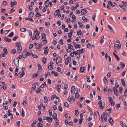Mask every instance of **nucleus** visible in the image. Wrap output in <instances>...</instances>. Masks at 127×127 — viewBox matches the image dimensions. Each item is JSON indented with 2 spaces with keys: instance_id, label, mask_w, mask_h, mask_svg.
<instances>
[{
  "instance_id": "obj_19",
  "label": "nucleus",
  "mask_w": 127,
  "mask_h": 127,
  "mask_svg": "<svg viewBox=\"0 0 127 127\" xmlns=\"http://www.w3.org/2000/svg\"><path fill=\"white\" fill-rule=\"evenodd\" d=\"M59 12L60 10L59 9L55 11L54 14L55 16H57L58 15V13H59Z\"/></svg>"
},
{
  "instance_id": "obj_61",
  "label": "nucleus",
  "mask_w": 127,
  "mask_h": 127,
  "mask_svg": "<svg viewBox=\"0 0 127 127\" xmlns=\"http://www.w3.org/2000/svg\"><path fill=\"white\" fill-rule=\"evenodd\" d=\"M32 56L34 58H37L38 56L37 55L35 54H32Z\"/></svg>"
},
{
  "instance_id": "obj_32",
  "label": "nucleus",
  "mask_w": 127,
  "mask_h": 127,
  "mask_svg": "<svg viewBox=\"0 0 127 127\" xmlns=\"http://www.w3.org/2000/svg\"><path fill=\"white\" fill-rule=\"evenodd\" d=\"M42 45L41 44H40L38 45H37L36 47V48L37 49H39L41 47Z\"/></svg>"
},
{
  "instance_id": "obj_12",
  "label": "nucleus",
  "mask_w": 127,
  "mask_h": 127,
  "mask_svg": "<svg viewBox=\"0 0 127 127\" xmlns=\"http://www.w3.org/2000/svg\"><path fill=\"white\" fill-rule=\"evenodd\" d=\"M113 90L114 92V94L116 95L117 96H118V94L117 93V92H118V90L116 89V88L114 87L113 88Z\"/></svg>"
},
{
  "instance_id": "obj_25",
  "label": "nucleus",
  "mask_w": 127,
  "mask_h": 127,
  "mask_svg": "<svg viewBox=\"0 0 127 127\" xmlns=\"http://www.w3.org/2000/svg\"><path fill=\"white\" fill-rule=\"evenodd\" d=\"M34 15V13L33 12H30L29 15V16L31 18Z\"/></svg>"
},
{
  "instance_id": "obj_15",
  "label": "nucleus",
  "mask_w": 127,
  "mask_h": 127,
  "mask_svg": "<svg viewBox=\"0 0 127 127\" xmlns=\"http://www.w3.org/2000/svg\"><path fill=\"white\" fill-rule=\"evenodd\" d=\"M59 120L57 119H56L55 123L54 124V125L55 126H57L59 124Z\"/></svg>"
},
{
  "instance_id": "obj_56",
  "label": "nucleus",
  "mask_w": 127,
  "mask_h": 127,
  "mask_svg": "<svg viewBox=\"0 0 127 127\" xmlns=\"http://www.w3.org/2000/svg\"><path fill=\"white\" fill-rule=\"evenodd\" d=\"M83 120V118H82L80 119L79 120V123L80 125L82 123V121Z\"/></svg>"
},
{
  "instance_id": "obj_22",
  "label": "nucleus",
  "mask_w": 127,
  "mask_h": 127,
  "mask_svg": "<svg viewBox=\"0 0 127 127\" xmlns=\"http://www.w3.org/2000/svg\"><path fill=\"white\" fill-rule=\"evenodd\" d=\"M50 2L48 0H46L44 4L46 6L48 7L49 5V3Z\"/></svg>"
},
{
  "instance_id": "obj_54",
  "label": "nucleus",
  "mask_w": 127,
  "mask_h": 127,
  "mask_svg": "<svg viewBox=\"0 0 127 127\" xmlns=\"http://www.w3.org/2000/svg\"><path fill=\"white\" fill-rule=\"evenodd\" d=\"M52 119L50 117H49V119H48V121L49 123H51L52 121Z\"/></svg>"
},
{
  "instance_id": "obj_9",
  "label": "nucleus",
  "mask_w": 127,
  "mask_h": 127,
  "mask_svg": "<svg viewBox=\"0 0 127 127\" xmlns=\"http://www.w3.org/2000/svg\"><path fill=\"white\" fill-rule=\"evenodd\" d=\"M17 4V2L16 0H14V1H11L10 2L11 6L12 7Z\"/></svg>"
},
{
  "instance_id": "obj_55",
  "label": "nucleus",
  "mask_w": 127,
  "mask_h": 127,
  "mask_svg": "<svg viewBox=\"0 0 127 127\" xmlns=\"http://www.w3.org/2000/svg\"><path fill=\"white\" fill-rule=\"evenodd\" d=\"M22 115L23 117H24L25 116L24 112V111L23 109H22Z\"/></svg>"
},
{
  "instance_id": "obj_26",
  "label": "nucleus",
  "mask_w": 127,
  "mask_h": 127,
  "mask_svg": "<svg viewBox=\"0 0 127 127\" xmlns=\"http://www.w3.org/2000/svg\"><path fill=\"white\" fill-rule=\"evenodd\" d=\"M75 48H80L81 47V46L80 45H78V44H76L74 45Z\"/></svg>"
},
{
  "instance_id": "obj_5",
  "label": "nucleus",
  "mask_w": 127,
  "mask_h": 127,
  "mask_svg": "<svg viewBox=\"0 0 127 127\" xmlns=\"http://www.w3.org/2000/svg\"><path fill=\"white\" fill-rule=\"evenodd\" d=\"M98 104L99 105V107L101 109H103L104 108V106L102 105V100H101L99 101L98 102Z\"/></svg>"
},
{
  "instance_id": "obj_46",
  "label": "nucleus",
  "mask_w": 127,
  "mask_h": 127,
  "mask_svg": "<svg viewBox=\"0 0 127 127\" xmlns=\"http://www.w3.org/2000/svg\"><path fill=\"white\" fill-rule=\"evenodd\" d=\"M79 31L77 33V34L78 35H81L82 33V32L81 30H79Z\"/></svg>"
},
{
  "instance_id": "obj_31",
  "label": "nucleus",
  "mask_w": 127,
  "mask_h": 127,
  "mask_svg": "<svg viewBox=\"0 0 127 127\" xmlns=\"http://www.w3.org/2000/svg\"><path fill=\"white\" fill-rule=\"evenodd\" d=\"M26 30V29L25 28H22L20 29V31L23 32H25Z\"/></svg>"
},
{
  "instance_id": "obj_13",
  "label": "nucleus",
  "mask_w": 127,
  "mask_h": 127,
  "mask_svg": "<svg viewBox=\"0 0 127 127\" xmlns=\"http://www.w3.org/2000/svg\"><path fill=\"white\" fill-rule=\"evenodd\" d=\"M109 122L110 124L112 126L113 124V120L111 117H110L109 119Z\"/></svg>"
},
{
  "instance_id": "obj_41",
  "label": "nucleus",
  "mask_w": 127,
  "mask_h": 127,
  "mask_svg": "<svg viewBox=\"0 0 127 127\" xmlns=\"http://www.w3.org/2000/svg\"><path fill=\"white\" fill-rule=\"evenodd\" d=\"M108 98L109 99V102L113 101V98L109 96L108 97Z\"/></svg>"
},
{
  "instance_id": "obj_43",
  "label": "nucleus",
  "mask_w": 127,
  "mask_h": 127,
  "mask_svg": "<svg viewBox=\"0 0 127 127\" xmlns=\"http://www.w3.org/2000/svg\"><path fill=\"white\" fill-rule=\"evenodd\" d=\"M68 46L69 48L72 49L73 48V46L70 44H68Z\"/></svg>"
},
{
  "instance_id": "obj_14",
  "label": "nucleus",
  "mask_w": 127,
  "mask_h": 127,
  "mask_svg": "<svg viewBox=\"0 0 127 127\" xmlns=\"http://www.w3.org/2000/svg\"><path fill=\"white\" fill-rule=\"evenodd\" d=\"M48 47H46L44 49V54H47L49 50L48 49Z\"/></svg>"
},
{
  "instance_id": "obj_35",
  "label": "nucleus",
  "mask_w": 127,
  "mask_h": 127,
  "mask_svg": "<svg viewBox=\"0 0 127 127\" xmlns=\"http://www.w3.org/2000/svg\"><path fill=\"white\" fill-rule=\"evenodd\" d=\"M80 96V95L79 94L77 93H76L75 94V97L76 98H77L78 97Z\"/></svg>"
},
{
  "instance_id": "obj_30",
  "label": "nucleus",
  "mask_w": 127,
  "mask_h": 127,
  "mask_svg": "<svg viewBox=\"0 0 127 127\" xmlns=\"http://www.w3.org/2000/svg\"><path fill=\"white\" fill-rule=\"evenodd\" d=\"M121 82L122 84V85L124 86H125L126 84L125 82L124 79H122L121 80Z\"/></svg>"
},
{
  "instance_id": "obj_11",
  "label": "nucleus",
  "mask_w": 127,
  "mask_h": 127,
  "mask_svg": "<svg viewBox=\"0 0 127 127\" xmlns=\"http://www.w3.org/2000/svg\"><path fill=\"white\" fill-rule=\"evenodd\" d=\"M87 12V11L86 9H84L82 10L81 11V14L82 15H84L86 14Z\"/></svg>"
},
{
  "instance_id": "obj_10",
  "label": "nucleus",
  "mask_w": 127,
  "mask_h": 127,
  "mask_svg": "<svg viewBox=\"0 0 127 127\" xmlns=\"http://www.w3.org/2000/svg\"><path fill=\"white\" fill-rule=\"evenodd\" d=\"M62 60V59L59 57L57 58L56 60V63L57 64L60 63Z\"/></svg>"
},
{
  "instance_id": "obj_2",
  "label": "nucleus",
  "mask_w": 127,
  "mask_h": 127,
  "mask_svg": "<svg viewBox=\"0 0 127 127\" xmlns=\"http://www.w3.org/2000/svg\"><path fill=\"white\" fill-rule=\"evenodd\" d=\"M121 44L120 43H119V44L116 43L114 45V48L116 49H120L121 48Z\"/></svg>"
},
{
  "instance_id": "obj_38",
  "label": "nucleus",
  "mask_w": 127,
  "mask_h": 127,
  "mask_svg": "<svg viewBox=\"0 0 127 127\" xmlns=\"http://www.w3.org/2000/svg\"><path fill=\"white\" fill-rule=\"evenodd\" d=\"M64 89H65V90L66 89H67V88H68V87L67 84H65L64 85Z\"/></svg>"
},
{
  "instance_id": "obj_20",
  "label": "nucleus",
  "mask_w": 127,
  "mask_h": 127,
  "mask_svg": "<svg viewBox=\"0 0 127 127\" xmlns=\"http://www.w3.org/2000/svg\"><path fill=\"white\" fill-rule=\"evenodd\" d=\"M104 82L105 84H107L108 82V81L106 77H105L103 79Z\"/></svg>"
},
{
  "instance_id": "obj_8",
  "label": "nucleus",
  "mask_w": 127,
  "mask_h": 127,
  "mask_svg": "<svg viewBox=\"0 0 127 127\" xmlns=\"http://www.w3.org/2000/svg\"><path fill=\"white\" fill-rule=\"evenodd\" d=\"M27 52L26 49H24L22 54V56L24 59H25L27 57Z\"/></svg>"
},
{
  "instance_id": "obj_24",
  "label": "nucleus",
  "mask_w": 127,
  "mask_h": 127,
  "mask_svg": "<svg viewBox=\"0 0 127 127\" xmlns=\"http://www.w3.org/2000/svg\"><path fill=\"white\" fill-rule=\"evenodd\" d=\"M103 116L104 120L106 121L107 120V116L105 113L104 112L103 113Z\"/></svg>"
},
{
  "instance_id": "obj_7",
  "label": "nucleus",
  "mask_w": 127,
  "mask_h": 127,
  "mask_svg": "<svg viewBox=\"0 0 127 127\" xmlns=\"http://www.w3.org/2000/svg\"><path fill=\"white\" fill-rule=\"evenodd\" d=\"M75 91V87L74 86H72L71 89V94H74Z\"/></svg>"
},
{
  "instance_id": "obj_29",
  "label": "nucleus",
  "mask_w": 127,
  "mask_h": 127,
  "mask_svg": "<svg viewBox=\"0 0 127 127\" xmlns=\"http://www.w3.org/2000/svg\"><path fill=\"white\" fill-rule=\"evenodd\" d=\"M35 38L37 39H39L40 37L39 34L38 33H36L35 34Z\"/></svg>"
},
{
  "instance_id": "obj_17",
  "label": "nucleus",
  "mask_w": 127,
  "mask_h": 127,
  "mask_svg": "<svg viewBox=\"0 0 127 127\" xmlns=\"http://www.w3.org/2000/svg\"><path fill=\"white\" fill-rule=\"evenodd\" d=\"M120 64L122 65L121 68L122 69H123L125 66V64L124 63L121 62H120Z\"/></svg>"
},
{
  "instance_id": "obj_60",
  "label": "nucleus",
  "mask_w": 127,
  "mask_h": 127,
  "mask_svg": "<svg viewBox=\"0 0 127 127\" xmlns=\"http://www.w3.org/2000/svg\"><path fill=\"white\" fill-rule=\"evenodd\" d=\"M3 4L5 5V6H7V3L6 1H3Z\"/></svg>"
},
{
  "instance_id": "obj_34",
  "label": "nucleus",
  "mask_w": 127,
  "mask_h": 127,
  "mask_svg": "<svg viewBox=\"0 0 127 127\" xmlns=\"http://www.w3.org/2000/svg\"><path fill=\"white\" fill-rule=\"evenodd\" d=\"M3 51L5 54H7L8 52L7 50V49L6 48L4 47V48L3 49Z\"/></svg>"
},
{
  "instance_id": "obj_51",
  "label": "nucleus",
  "mask_w": 127,
  "mask_h": 127,
  "mask_svg": "<svg viewBox=\"0 0 127 127\" xmlns=\"http://www.w3.org/2000/svg\"><path fill=\"white\" fill-rule=\"evenodd\" d=\"M40 91L41 89L39 88H38L36 90V93H38L40 92Z\"/></svg>"
},
{
  "instance_id": "obj_23",
  "label": "nucleus",
  "mask_w": 127,
  "mask_h": 127,
  "mask_svg": "<svg viewBox=\"0 0 127 127\" xmlns=\"http://www.w3.org/2000/svg\"><path fill=\"white\" fill-rule=\"evenodd\" d=\"M113 54L115 56L116 58L117 59L118 61H119L120 60L118 56L115 53L113 52Z\"/></svg>"
},
{
  "instance_id": "obj_48",
  "label": "nucleus",
  "mask_w": 127,
  "mask_h": 127,
  "mask_svg": "<svg viewBox=\"0 0 127 127\" xmlns=\"http://www.w3.org/2000/svg\"><path fill=\"white\" fill-rule=\"evenodd\" d=\"M16 52V50L15 49H12L11 50V53L13 54H15Z\"/></svg>"
},
{
  "instance_id": "obj_64",
  "label": "nucleus",
  "mask_w": 127,
  "mask_h": 127,
  "mask_svg": "<svg viewBox=\"0 0 127 127\" xmlns=\"http://www.w3.org/2000/svg\"><path fill=\"white\" fill-rule=\"evenodd\" d=\"M58 110L61 112L62 111V108L61 106H59L58 107Z\"/></svg>"
},
{
  "instance_id": "obj_33",
  "label": "nucleus",
  "mask_w": 127,
  "mask_h": 127,
  "mask_svg": "<svg viewBox=\"0 0 127 127\" xmlns=\"http://www.w3.org/2000/svg\"><path fill=\"white\" fill-rule=\"evenodd\" d=\"M32 53V52L31 50L29 52H27V55L28 56H30L31 54Z\"/></svg>"
},
{
  "instance_id": "obj_18",
  "label": "nucleus",
  "mask_w": 127,
  "mask_h": 127,
  "mask_svg": "<svg viewBox=\"0 0 127 127\" xmlns=\"http://www.w3.org/2000/svg\"><path fill=\"white\" fill-rule=\"evenodd\" d=\"M22 47L21 46H18L17 48V50L18 52L19 53L21 52L22 50Z\"/></svg>"
},
{
  "instance_id": "obj_4",
  "label": "nucleus",
  "mask_w": 127,
  "mask_h": 127,
  "mask_svg": "<svg viewBox=\"0 0 127 127\" xmlns=\"http://www.w3.org/2000/svg\"><path fill=\"white\" fill-rule=\"evenodd\" d=\"M119 6L124 11H126V6L122 4H119Z\"/></svg>"
},
{
  "instance_id": "obj_63",
  "label": "nucleus",
  "mask_w": 127,
  "mask_h": 127,
  "mask_svg": "<svg viewBox=\"0 0 127 127\" xmlns=\"http://www.w3.org/2000/svg\"><path fill=\"white\" fill-rule=\"evenodd\" d=\"M59 43L61 45H63V40L62 39H61L59 41Z\"/></svg>"
},
{
  "instance_id": "obj_27",
  "label": "nucleus",
  "mask_w": 127,
  "mask_h": 127,
  "mask_svg": "<svg viewBox=\"0 0 127 127\" xmlns=\"http://www.w3.org/2000/svg\"><path fill=\"white\" fill-rule=\"evenodd\" d=\"M55 86L56 88L58 89H60L61 88V86L60 84L59 85H56Z\"/></svg>"
},
{
  "instance_id": "obj_6",
  "label": "nucleus",
  "mask_w": 127,
  "mask_h": 127,
  "mask_svg": "<svg viewBox=\"0 0 127 127\" xmlns=\"http://www.w3.org/2000/svg\"><path fill=\"white\" fill-rule=\"evenodd\" d=\"M108 3L109 5H111L112 7H114L116 5V3L114 2H112L111 0L108 1Z\"/></svg>"
},
{
  "instance_id": "obj_57",
  "label": "nucleus",
  "mask_w": 127,
  "mask_h": 127,
  "mask_svg": "<svg viewBox=\"0 0 127 127\" xmlns=\"http://www.w3.org/2000/svg\"><path fill=\"white\" fill-rule=\"evenodd\" d=\"M44 102L45 103H46L47 102V96H45L44 97Z\"/></svg>"
},
{
  "instance_id": "obj_52",
  "label": "nucleus",
  "mask_w": 127,
  "mask_h": 127,
  "mask_svg": "<svg viewBox=\"0 0 127 127\" xmlns=\"http://www.w3.org/2000/svg\"><path fill=\"white\" fill-rule=\"evenodd\" d=\"M47 40L45 39H44L43 40L42 42V43H43V44H45L47 43Z\"/></svg>"
},
{
  "instance_id": "obj_58",
  "label": "nucleus",
  "mask_w": 127,
  "mask_h": 127,
  "mask_svg": "<svg viewBox=\"0 0 127 127\" xmlns=\"http://www.w3.org/2000/svg\"><path fill=\"white\" fill-rule=\"evenodd\" d=\"M78 111L77 110H75V115L76 116H77L78 114Z\"/></svg>"
},
{
  "instance_id": "obj_39",
  "label": "nucleus",
  "mask_w": 127,
  "mask_h": 127,
  "mask_svg": "<svg viewBox=\"0 0 127 127\" xmlns=\"http://www.w3.org/2000/svg\"><path fill=\"white\" fill-rule=\"evenodd\" d=\"M49 115L50 116H51L52 115V111L51 109H50L49 110Z\"/></svg>"
},
{
  "instance_id": "obj_3",
  "label": "nucleus",
  "mask_w": 127,
  "mask_h": 127,
  "mask_svg": "<svg viewBox=\"0 0 127 127\" xmlns=\"http://www.w3.org/2000/svg\"><path fill=\"white\" fill-rule=\"evenodd\" d=\"M71 60V57H69L65 61V64L66 65L68 64V63H70Z\"/></svg>"
},
{
  "instance_id": "obj_44",
  "label": "nucleus",
  "mask_w": 127,
  "mask_h": 127,
  "mask_svg": "<svg viewBox=\"0 0 127 127\" xmlns=\"http://www.w3.org/2000/svg\"><path fill=\"white\" fill-rule=\"evenodd\" d=\"M32 90L34 91L36 88V86L35 85H33L32 87Z\"/></svg>"
},
{
  "instance_id": "obj_42",
  "label": "nucleus",
  "mask_w": 127,
  "mask_h": 127,
  "mask_svg": "<svg viewBox=\"0 0 127 127\" xmlns=\"http://www.w3.org/2000/svg\"><path fill=\"white\" fill-rule=\"evenodd\" d=\"M37 66L38 67V70H40L41 69V66L39 64H37Z\"/></svg>"
},
{
  "instance_id": "obj_59",
  "label": "nucleus",
  "mask_w": 127,
  "mask_h": 127,
  "mask_svg": "<svg viewBox=\"0 0 127 127\" xmlns=\"http://www.w3.org/2000/svg\"><path fill=\"white\" fill-rule=\"evenodd\" d=\"M96 13H94L93 16V19L94 20V21H95V17L96 16Z\"/></svg>"
},
{
  "instance_id": "obj_53",
  "label": "nucleus",
  "mask_w": 127,
  "mask_h": 127,
  "mask_svg": "<svg viewBox=\"0 0 127 127\" xmlns=\"http://www.w3.org/2000/svg\"><path fill=\"white\" fill-rule=\"evenodd\" d=\"M41 16V15L40 13H36L35 15V17H37Z\"/></svg>"
},
{
  "instance_id": "obj_16",
  "label": "nucleus",
  "mask_w": 127,
  "mask_h": 127,
  "mask_svg": "<svg viewBox=\"0 0 127 127\" xmlns=\"http://www.w3.org/2000/svg\"><path fill=\"white\" fill-rule=\"evenodd\" d=\"M5 40L7 42H11V40L10 39L8 38L7 37H4Z\"/></svg>"
},
{
  "instance_id": "obj_1",
  "label": "nucleus",
  "mask_w": 127,
  "mask_h": 127,
  "mask_svg": "<svg viewBox=\"0 0 127 127\" xmlns=\"http://www.w3.org/2000/svg\"><path fill=\"white\" fill-rule=\"evenodd\" d=\"M14 63L16 67H18L19 66V60L17 58H15L14 60Z\"/></svg>"
},
{
  "instance_id": "obj_21",
  "label": "nucleus",
  "mask_w": 127,
  "mask_h": 127,
  "mask_svg": "<svg viewBox=\"0 0 127 127\" xmlns=\"http://www.w3.org/2000/svg\"><path fill=\"white\" fill-rule=\"evenodd\" d=\"M47 59L45 58H43L42 59V61L44 64H46V63Z\"/></svg>"
},
{
  "instance_id": "obj_62",
  "label": "nucleus",
  "mask_w": 127,
  "mask_h": 127,
  "mask_svg": "<svg viewBox=\"0 0 127 127\" xmlns=\"http://www.w3.org/2000/svg\"><path fill=\"white\" fill-rule=\"evenodd\" d=\"M56 96V95L55 94H54L52 96H51V99L52 100H53L54 98L55 97V96Z\"/></svg>"
},
{
  "instance_id": "obj_45",
  "label": "nucleus",
  "mask_w": 127,
  "mask_h": 127,
  "mask_svg": "<svg viewBox=\"0 0 127 127\" xmlns=\"http://www.w3.org/2000/svg\"><path fill=\"white\" fill-rule=\"evenodd\" d=\"M57 117V115L56 113H55L53 115V117L54 119L56 118Z\"/></svg>"
},
{
  "instance_id": "obj_49",
  "label": "nucleus",
  "mask_w": 127,
  "mask_h": 127,
  "mask_svg": "<svg viewBox=\"0 0 127 127\" xmlns=\"http://www.w3.org/2000/svg\"><path fill=\"white\" fill-rule=\"evenodd\" d=\"M64 105L65 107H68L69 106V105L68 104V103L67 102H66L64 103Z\"/></svg>"
},
{
  "instance_id": "obj_47",
  "label": "nucleus",
  "mask_w": 127,
  "mask_h": 127,
  "mask_svg": "<svg viewBox=\"0 0 127 127\" xmlns=\"http://www.w3.org/2000/svg\"><path fill=\"white\" fill-rule=\"evenodd\" d=\"M25 74V72H22L20 75L19 77L20 78H21L23 77L24 75Z\"/></svg>"
},
{
  "instance_id": "obj_40",
  "label": "nucleus",
  "mask_w": 127,
  "mask_h": 127,
  "mask_svg": "<svg viewBox=\"0 0 127 127\" xmlns=\"http://www.w3.org/2000/svg\"><path fill=\"white\" fill-rule=\"evenodd\" d=\"M87 48L89 49H90L91 48V45L90 43H88L87 44Z\"/></svg>"
},
{
  "instance_id": "obj_50",
  "label": "nucleus",
  "mask_w": 127,
  "mask_h": 127,
  "mask_svg": "<svg viewBox=\"0 0 127 127\" xmlns=\"http://www.w3.org/2000/svg\"><path fill=\"white\" fill-rule=\"evenodd\" d=\"M108 28H109V29L111 31L113 32H114V31L113 30L112 28V27L110 25H108Z\"/></svg>"
},
{
  "instance_id": "obj_37",
  "label": "nucleus",
  "mask_w": 127,
  "mask_h": 127,
  "mask_svg": "<svg viewBox=\"0 0 127 127\" xmlns=\"http://www.w3.org/2000/svg\"><path fill=\"white\" fill-rule=\"evenodd\" d=\"M80 70L82 72H83L84 71V68L83 67L81 66L80 68Z\"/></svg>"
},
{
  "instance_id": "obj_36",
  "label": "nucleus",
  "mask_w": 127,
  "mask_h": 127,
  "mask_svg": "<svg viewBox=\"0 0 127 127\" xmlns=\"http://www.w3.org/2000/svg\"><path fill=\"white\" fill-rule=\"evenodd\" d=\"M14 35V33L13 32H12L10 33L8 35L9 37H11L13 36Z\"/></svg>"
},
{
  "instance_id": "obj_28",
  "label": "nucleus",
  "mask_w": 127,
  "mask_h": 127,
  "mask_svg": "<svg viewBox=\"0 0 127 127\" xmlns=\"http://www.w3.org/2000/svg\"><path fill=\"white\" fill-rule=\"evenodd\" d=\"M42 38L43 39H45L46 38V35L44 33H42Z\"/></svg>"
}]
</instances>
